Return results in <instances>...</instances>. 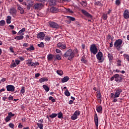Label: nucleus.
I'll use <instances>...</instances> for the list:
<instances>
[{
  "label": "nucleus",
  "instance_id": "obj_1",
  "mask_svg": "<svg viewBox=\"0 0 129 129\" xmlns=\"http://www.w3.org/2000/svg\"><path fill=\"white\" fill-rule=\"evenodd\" d=\"M121 92H122L121 89H118L116 90L115 94L113 93H111L110 97L113 99L112 102H116L117 101V99L116 98H118Z\"/></svg>",
  "mask_w": 129,
  "mask_h": 129
},
{
  "label": "nucleus",
  "instance_id": "obj_2",
  "mask_svg": "<svg viewBox=\"0 0 129 129\" xmlns=\"http://www.w3.org/2000/svg\"><path fill=\"white\" fill-rule=\"evenodd\" d=\"M64 57L68 58V60H72L74 58V52L72 49H70L64 54Z\"/></svg>",
  "mask_w": 129,
  "mask_h": 129
},
{
  "label": "nucleus",
  "instance_id": "obj_3",
  "mask_svg": "<svg viewBox=\"0 0 129 129\" xmlns=\"http://www.w3.org/2000/svg\"><path fill=\"white\" fill-rule=\"evenodd\" d=\"M90 51L91 53H92L94 55H96L97 52H98V49H97L96 45L93 44L91 45Z\"/></svg>",
  "mask_w": 129,
  "mask_h": 129
},
{
  "label": "nucleus",
  "instance_id": "obj_4",
  "mask_svg": "<svg viewBox=\"0 0 129 129\" xmlns=\"http://www.w3.org/2000/svg\"><path fill=\"white\" fill-rule=\"evenodd\" d=\"M121 44H122V40L118 39L115 41L114 43V46L116 48H120V46H121Z\"/></svg>",
  "mask_w": 129,
  "mask_h": 129
},
{
  "label": "nucleus",
  "instance_id": "obj_5",
  "mask_svg": "<svg viewBox=\"0 0 129 129\" xmlns=\"http://www.w3.org/2000/svg\"><path fill=\"white\" fill-rule=\"evenodd\" d=\"M49 25L51 28H54V29H59L60 28V25L54 22H49Z\"/></svg>",
  "mask_w": 129,
  "mask_h": 129
},
{
  "label": "nucleus",
  "instance_id": "obj_6",
  "mask_svg": "<svg viewBox=\"0 0 129 129\" xmlns=\"http://www.w3.org/2000/svg\"><path fill=\"white\" fill-rule=\"evenodd\" d=\"M80 115V111L77 110L76 111L74 114L71 116V119H73V120H75V119H77V118L78 117V115Z\"/></svg>",
  "mask_w": 129,
  "mask_h": 129
},
{
  "label": "nucleus",
  "instance_id": "obj_7",
  "mask_svg": "<svg viewBox=\"0 0 129 129\" xmlns=\"http://www.w3.org/2000/svg\"><path fill=\"white\" fill-rule=\"evenodd\" d=\"M114 79L116 82L119 83L121 82L122 80V77L121 76L118 74H115L114 75Z\"/></svg>",
  "mask_w": 129,
  "mask_h": 129
},
{
  "label": "nucleus",
  "instance_id": "obj_8",
  "mask_svg": "<svg viewBox=\"0 0 129 129\" xmlns=\"http://www.w3.org/2000/svg\"><path fill=\"white\" fill-rule=\"evenodd\" d=\"M7 91H10L11 92H14L15 91V86L12 85H8L6 86Z\"/></svg>",
  "mask_w": 129,
  "mask_h": 129
},
{
  "label": "nucleus",
  "instance_id": "obj_9",
  "mask_svg": "<svg viewBox=\"0 0 129 129\" xmlns=\"http://www.w3.org/2000/svg\"><path fill=\"white\" fill-rule=\"evenodd\" d=\"M96 57H97V59H98V60H99V61H101V62H102V61H103V59H102V57H103L102 52H99L96 54Z\"/></svg>",
  "mask_w": 129,
  "mask_h": 129
},
{
  "label": "nucleus",
  "instance_id": "obj_10",
  "mask_svg": "<svg viewBox=\"0 0 129 129\" xmlns=\"http://www.w3.org/2000/svg\"><path fill=\"white\" fill-rule=\"evenodd\" d=\"M28 66H31L32 67H36V66H39V65H40V63L37 61L35 62L28 61Z\"/></svg>",
  "mask_w": 129,
  "mask_h": 129
},
{
  "label": "nucleus",
  "instance_id": "obj_11",
  "mask_svg": "<svg viewBox=\"0 0 129 129\" xmlns=\"http://www.w3.org/2000/svg\"><path fill=\"white\" fill-rule=\"evenodd\" d=\"M58 48H60L61 49H66V44L63 42H59L57 44Z\"/></svg>",
  "mask_w": 129,
  "mask_h": 129
},
{
  "label": "nucleus",
  "instance_id": "obj_12",
  "mask_svg": "<svg viewBox=\"0 0 129 129\" xmlns=\"http://www.w3.org/2000/svg\"><path fill=\"white\" fill-rule=\"evenodd\" d=\"M45 36H46V35L44 32H40L37 34V38L41 39V40H44Z\"/></svg>",
  "mask_w": 129,
  "mask_h": 129
},
{
  "label": "nucleus",
  "instance_id": "obj_13",
  "mask_svg": "<svg viewBox=\"0 0 129 129\" xmlns=\"http://www.w3.org/2000/svg\"><path fill=\"white\" fill-rule=\"evenodd\" d=\"M43 4L41 3H37L34 5V8L36 10H41L43 8Z\"/></svg>",
  "mask_w": 129,
  "mask_h": 129
},
{
  "label": "nucleus",
  "instance_id": "obj_14",
  "mask_svg": "<svg viewBox=\"0 0 129 129\" xmlns=\"http://www.w3.org/2000/svg\"><path fill=\"white\" fill-rule=\"evenodd\" d=\"M10 13L13 17H16V15H17V10L15 8H11L10 9Z\"/></svg>",
  "mask_w": 129,
  "mask_h": 129
},
{
  "label": "nucleus",
  "instance_id": "obj_15",
  "mask_svg": "<svg viewBox=\"0 0 129 129\" xmlns=\"http://www.w3.org/2000/svg\"><path fill=\"white\" fill-rule=\"evenodd\" d=\"M123 17L124 19H129V12L127 10H125L123 13Z\"/></svg>",
  "mask_w": 129,
  "mask_h": 129
},
{
  "label": "nucleus",
  "instance_id": "obj_16",
  "mask_svg": "<svg viewBox=\"0 0 129 129\" xmlns=\"http://www.w3.org/2000/svg\"><path fill=\"white\" fill-rule=\"evenodd\" d=\"M82 12L86 16V17H87V18H91V15H90L89 13H88L86 11L83 10H82Z\"/></svg>",
  "mask_w": 129,
  "mask_h": 129
},
{
  "label": "nucleus",
  "instance_id": "obj_17",
  "mask_svg": "<svg viewBox=\"0 0 129 129\" xmlns=\"http://www.w3.org/2000/svg\"><path fill=\"white\" fill-rule=\"evenodd\" d=\"M94 121H95V125L97 127L98 126V117L97 116V114H96L95 115Z\"/></svg>",
  "mask_w": 129,
  "mask_h": 129
},
{
  "label": "nucleus",
  "instance_id": "obj_18",
  "mask_svg": "<svg viewBox=\"0 0 129 129\" xmlns=\"http://www.w3.org/2000/svg\"><path fill=\"white\" fill-rule=\"evenodd\" d=\"M69 79H70L69 77L66 76L64 78H63L62 79H61V82L62 83H65V82H67V81H68V80H69Z\"/></svg>",
  "mask_w": 129,
  "mask_h": 129
},
{
  "label": "nucleus",
  "instance_id": "obj_19",
  "mask_svg": "<svg viewBox=\"0 0 129 129\" xmlns=\"http://www.w3.org/2000/svg\"><path fill=\"white\" fill-rule=\"evenodd\" d=\"M14 39L15 40H23V39H24V36L19 35L17 36H16Z\"/></svg>",
  "mask_w": 129,
  "mask_h": 129
},
{
  "label": "nucleus",
  "instance_id": "obj_20",
  "mask_svg": "<svg viewBox=\"0 0 129 129\" xmlns=\"http://www.w3.org/2000/svg\"><path fill=\"white\" fill-rule=\"evenodd\" d=\"M48 81V79L47 78H42L39 79V82L40 83H43V82H46Z\"/></svg>",
  "mask_w": 129,
  "mask_h": 129
},
{
  "label": "nucleus",
  "instance_id": "obj_21",
  "mask_svg": "<svg viewBox=\"0 0 129 129\" xmlns=\"http://www.w3.org/2000/svg\"><path fill=\"white\" fill-rule=\"evenodd\" d=\"M96 110L99 113H102V107L98 106L96 108Z\"/></svg>",
  "mask_w": 129,
  "mask_h": 129
},
{
  "label": "nucleus",
  "instance_id": "obj_22",
  "mask_svg": "<svg viewBox=\"0 0 129 129\" xmlns=\"http://www.w3.org/2000/svg\"><path fill=\"white\" fill-rule=\"evenodd\" d=\"M12 21V17L11 16H8L6 20L7 24H11Z\"/></svg>",
  "mask_w": 129,
  "mask_h": 129
},
{
  "label": "nucleus",
  "instance_id": "obj_23",
  "mask_svg": "<svg viewBox=\"0 0 129 129\" xmlns=\"http://www.w3.org/2000/svg\"><path fill=\"white\" fill-rule=\"evenodd\" d=\"M43 88L44 89V90H45V91H46V92H49V91L50 90V88L46 85H43Z\"/></svg>",
  "mask_w": 129,
  "mask_h": 129
},
{
  "label": "nucleus",
  "instance_id": "obj_24",
  "mask_svg": "<svg viewBox=\"0 0 129 129\" xmlns=\"http://www.w3.org/2000/svg\"><path fill=\"white\" fill-rule=\"evenodd\" d=\"M97 97L98 99H101V94L100 93V91H97Z\"/></svg>",
  "mask_w": 129,
  "mask_h": 129
},
{
  "label": "nucleus",
  "instance_id": "obj_25",
  "mask_svg": "<svg viewBox=\"0 0 129 129\" xmlns=\"http://www.w3.org/2000/svg\"><path fill=\"white\" fill-rule=\"evenodd\" d=\"M56 73L58 75H59V76H62L63 74V71L61 70L56 71Z\"/></svg>",
  "mask_w": 129,
  "mask_h": 129
},
{
  "label": "nucleus",
  "instance_id": "obj_26",
  "mask_svg": "<svg viewBox=\"0 0 129 129\" xmlns=\"http://www.w3.org/2000/svg\"><path fill=\"white\" fill-rule=\"evenodd\" d=\"M67 19H69V20L70 21L74 22V21H76L75 18L71 17V16H67Z\"/></svg>",
  "mask_w": 129,
  "mask_h": 129
},
{
  "label": "nucleus",
  "instance_id": "obj_27",
  "mask_svg": "<svg viewBox=\"0 0 129 129\" xmlns=\"http://www.w3.org/2000/svg\"><path fill=\"white\" fill-rule=\"evenodd\" d=\"M25 31H26V29H25V28H22L21 30H20L19 31V32L17 33L18 36H20V35L23 33H24V32H25Z\"/></svg>",
  "mask_w": 129,
  "mask_h": 129
},
{
  "label": "nucleus",
  "instance_id": "obj_28",
  "mask_svg": "<svg viewBox=\"0 0 129 129\" xmlns=\"http://www.w3.org/2000/svg\"><path fill=\"white\" fill-rule=\"evenodd\" d=\"M18 10H19V11H20L21 14H23L25 12V11L24 10V9H23V8L20 6L18 7Z\"/></svg>",
  "mask_w": 129,
  "mask_h": 129
},
{
  "label": "nucleus",
  "instance_id": "obj_29",
  "mask_svg": "<svg viewBox=\"0 0 129 129\" xmlns=\"http://www.w3.org/2000/svg\"><path fill=\"white\" fill-rule=\"evenodd\" d=\"M57 115H58V114L52 113L49 115V117H50L51 118H55V117H56Z\"/></svg>",
  "mask_w": 129,
  "mask_h": 129
},
{
  "label": "nucleus",
  "instance_id": "obj_30",
  "mask_svg": "<svg viewBox=\"0 0 129 129\" xmlns=\"http://www.w3.org/2000/svg\"><path fill=\"white\" fill-rule=\"evenodd\" d=\"M57 115L58 118H63V113H62V112H59L57 114Z\"/></svg>",
  "mask_w": 129,
  "mask_h": 129
},
{
  "label": "nucleus",
  "instance_id": "obj_31",
  "mask_svg": "<svg viewBox=\"0 0 129 129\" xmlns=\"http://www.w3.org/2000/svg\"><path fill=\"white\" fill-rule=\"evenodd\" d=\"M6 25V21L5 20H1L0 21V26H3Z\"/></svg>",
  "mask_w": 129,
  "mask_h": 129
},
{
  "label": "nucleus",
  "instance_id": "obj_32",
  "mask_svg": "<svg viewBox=\"0 0 129 129\" xmlns=\"http://www.w3.org/2000/svg\"><path fill=\"white\" fill-rule=\"evenodd\" d=\"M124 58H125V59H126V60H127V61H128V62H129V55L128 54H124L123 55Z\"/></svg>",
  "mask_w": 129,
  "mask_h": 129
},
{
  "label": "nucleus",
  "instance_id": "obj_33",
  "mask_svg": "<svg viewBox=\"0 0 129 129\" xmlns=\"http://www.w3.org/2000/svg\"><path fill=\"white\" fill-rule=\"evenodd\" d=\"M64 94L66 96H70V92L68 90H66L64 92Z\"/></svg>",
  "mask_w": 129,
  "mask_h": 129
},
{
  "label": "nucleus",
  "instance_id": "obj_34",
  "mask_svg": "<svg viewBox=\"0 0 129 129\" xmlns=\"http://www.w3.org/2000/svg\"><path fill=\"white\" fill-rule=\"evenodd\" d=\"M102 19L104 20H107V14H103L102 15Z\"/></svg>",
  "mask_w": 129,
  "mask_h": 129
},
{
  "label": "nucleus",
  "instance_id": "obj_35",
  "mask_svg": "<svg viewBox=\"0 0 129 129\" xmlns=\"http://www.w3.org/2000/svg\"><path fill=\"white\" fill-rule=\"evenodd\" d=\"M47 58H48V60H49V61H51V60L53 59V55L52 54L48 55L47 56Z\"/></svg>",
  "mask_w": 129,
  "mask_h": 129
},
{
  "label": "nucleus",
  "instance_id": "obj_36",
  "mask_svg": "<svg viewBox=\"0 0 129 129\" xmlns=\"http://www.w3.org/2000/svg\"><path fill=\"white\" fill-rule=\"evenodd\" d=\"M108 57L109 58V61H111V60L113 59V56H112V55L109 53L108 54Z\"/></svg>",
  "mask_w": 129,
  "mask_h": 129
},
{
  "label": "nucleus",
  "instance_id": "obj_37",
  "mask_svg": "<svg viewBox=\"0 0 129 129\" xmlns=\"http://www.w3.org/2000/svg\"><path fill=\"white\" fill-rule=\"evenodd\" d=\"M50 11L51 13H55V12H56V8L52 7L50 8Z\"/></svg>",
  "mask_w": 129,
  "mask_h": 129
},
{
  "label": "nucleus",
  "instance_id": "obj_38",
  "mask_svg": "<svg viewBox=\"0 0 129 129\" xmlns=\"http://www.w3.org/2000/svg\"><path fill=\"white\" fill-rule=\"evenodd\" d=\"M38 47H40V48H43L45 46V45H44V43L41 42L40 43L38 44Z\"/></svg>",
  "mask_w": 129,
  "mask_h": 129
},
{
  "label": "nucleus",
  "instance_id": "obj_39",
  "mask_svg": "<svg viewBox=\"0 0 129 129\" xmlns=\"http://www.w3.org/2000/svg\"><path fill=\"white\" fill-rule=\"evenodd\" d=\"M27 51H32L35 50V48L33 46H31L29 48L27 49Z\"/></svg>",
  "mask_w": 129,
  "mask_h": 129
},
{
  "label": "nucleus",
  "instance_id": "obj_40",
  "mask_svg": "<svg viewBox=\"0 0 129 129\" xmlns=\"http://www.w3.org/2000/svg\"><path fill=\"white\" fill-rule=\"evenodd\" d=\"M8 116H9V117L12 118V117H13V116H15V114H13V113H12V112H10L8 113Z\"/></svg>",
  "mask_w": 129,
  "mask_h": 129
},
{
  "label": "nucleus",
  "instance_id": "obj_41",
  "mask_svg": "<svg viewBox=\"0 0 129 129\" xmlns=\"http://www.w3.org/2000/svg\"><path fill=\"white\" fill-rule=\"evenodd\" d=\"M49 100H51L52 102H55V101H56V100L54 99L52 96H50L49 97Z\"/></svg>",
  "mask_w": 129,
  "mask_h": 129
},
{
  "label": "nucleus",
  "instance_id": "obj_42",
  "mask_svg": "<svg viewBox=\"0 0 129 129\" xmlns=\"http://www.w3.org/2000/svg\"><path fill=\"white\" fill-rule=\"evenodd\" d=\"M11 117H10V116H7L6 117V118H5V121L6 122H9V121H10V120H11Z\"/></svg>",
  "mask_w": 129,
  "mask_h": 129
},
{
  "label": "nucleus",
  "instance_id": "obj_43",
  "mask_svg": "<svg viewBox=\"0 0 129 129\" xmlns=\"http://www.w3.org/2000/svg\"><path fill=\"white\" fill-rule=\"evenodd\" d=\"M21 93H22V94H24V93H25V87H22Z\"/></svg>",
  "mask_w": 129,
  "mask_h": 129
},
{
  "label": "nucleus",
  "instance_id": "obj_44",
  "mask_svg": "<svg viewBox=\"0 0 129 129\" xmlns=\"http://www.w3.org/2000/svg\"><path fill=\"white\" fill-rule=\"evenodd\" d=\"M49 3L51 6H52L55 4V0H50Z\"/></svg>",
  "mask_w": 129,
  "mask_h": 129
},
{
  "label": "nucleus",
  "instance_id": "obj_45",
  "mask_svg": "<svg viewBox=\"0 0 129 129\" xmlns=\"http://www.w3.org/2000/svg\"><path fill=\"white\" fill-rule=\"evenodd\" d=\"M50 40H51V37L49 36H46L45 38V41H46V42L48 41H50Z\"/></svg>",
  "mask_w": 129,
  "mask_h": 129
},
{
  "label": "nucleus",
  "instance_id": "obj_46",
  "mask_svg": "<svg viewBox=\"0 0 129 129\" xmlns=\"http://www.w3.org/2000/svg\"><path fill=\"white\" fill-rule=\"evenodd\" d=\"M13 63L11 64V68L12 67H17V63L15 62L14 60H13Z\"/></svg>",
  "mask_w": 129,
  "mask_h": 129
},
{
  "label": "nucleus",
  "instance_id": "obj_47",
  "mask_svg": "<svg viewBox=\"0 0 129 129\" xmlns=\"http://www.w3.org/2000/svg\"><path fill=\"white\" fill-rule=\"evenodd\" d=\"M67 13H69L70 14H73V11L70 9H67Z\"/></svg>",
  "mask_w": 129,
  "mask_h": 129
},
{
  "label": "nucleus",
  "instance_id": "obj_48",
  "mask_svg": "<svg viewBox=\"0 0 129 129\" xmlns=\"http://www.w3.org/2000/svg\"><path fill=\"white\" fill-rule=\"evenodd\" d=\"M9 126H10L11 128H14V127H15V125H14L13 123H10L9 124Z\"/></svg>",
  "mask_w": 129,
  "mask_h": 129
},
{
  "label": "nucleus",
  "instance_id": "obj_49",
  "mask_svg": "<svg viewBox=\"0 0 129 129\" xmlns=\"http://www.w3.org/2000/svg\"><path fill=\"white\" fill-rule=\"evenodd\" d=\"M115 4L117 6H119L120 5V1L119 0H116L115 1Z\"/></svg>",
  "mask_w": 129,
  "mask_h": 129
},
{
  "label": "nucleus",
  "instance_id": "obj_50",
  "mask_svg": "<svg viewBox=\"0 0 129 129\" xmlns=\"http://www.w3.org/2000/svg\"><path fill=\"white\" fill-rule=\"evenodd\" d=\"M117 64L118 66H121V61H120V60H118L117 61Z\"/></svg>",
  "mask_w": 129,
  "mask_h": 129
},
{
  "label": "nucleus",
  "instance_id": "obj_51",
  "mask_svg": "<svg viewBox=\"0 0 129 129\" xmlns=\"http://www.w3.org/2000/svg\"><path fill=\"white\" fill-rule=\"evenodd\" d=\"M25 5L27 6L28 9H30L31 7H32V4H25Z\"/></svg>",
  "mask_w": 129,
  "mask_h": 129
},
{
  "label": "nucleus",
  "instance_id": "obj_52",
  "mask_svg": "<svg viewBox=\"0 0 129 129\" xmlns=\"http://www.w3.org/2000/svg\"><path fill=\"white\" fill-rule=\"evenodd\" d=\"M56 59L57 60H61V56L60 55H56Z\"/></svg>",
  "mask_w": 129,
  "mask_h": 129
},
{
  "label": "nucleus",
  "instance_id": "obj_53",
  "mask_svg": "<svg viewBox=\"0 0 129 129\" xmlns=\"http://www.w3.org/2000/svg\"><path fill=\"white\" fill-rule=\"evenodd\" d=\"M8 99L9 100H13L14 99V97L12 96H10L8 98Z\"/></svg>",
  "mask_w": 129,
  "mask_h": 129
},
{
  "label": "nucleus",
  "instance_id": "obj_54",
  "mask_svg": "<svg viewBox=\"0 0 129 129\" xmlns=\"http://www.w3.org/2000/svg\"><path fill=\"white\" fill-rule=\"evenodd\" d=\"M15 62H16V63L17 64V65H19V64H20V62H21V61H20L18 59H16V60H15Z\"/></svg>",
  "mask_w": 129,
  "mask_h": 129
},
{
  "label": "nucleus",
  "instance_id": "obj_55",
  "mask_svg": "<svg viewBox=\"0 0 129 129\" xmlns=\"http://www.w3.org/2000/svg\"><path fill=\"white\" fill-rule=\"evenodd\" d=\"M36 2H40L41 3H44L46 2L47 0H35Z\"/></svg>",
  "mask_w": 129,
  "mask_h": 129
},
{
  "label": "nucleus",
  "instance_id": "obj_56",
  "mask_svg": "<svg viewBox=\"0 0 129 129\" xmlns=\"http://www.w3.org/2000/svg\"><path fill=\"white\" fill-rule=\"evenodd\" d=\"M18 127L19 128H22V127H23V125H22L21 123H19L18 125Z\"/></svg>",
  "mask_w": 129,
  "mask_h": 129
},
{
  "label": "nucleus",
  "instance_id": "obj_57",
  "mask_svg": "<svg viewBox=\"0 0 129 129\" xmlns=\"http://www.w3.org/2000/svg\"><path fill=\"white\" fill-rule=\"evenodd\" d=\"M19 58L21 61H24L25 60V58L22 56H19Z\"/></svg>",
  "mask_w": 129,
  "mask_h": 129
},
{
  "label": "nucleus",
  "instance_id": "obj_58",
  "mask_svg": "<svg viewBox=\"0 0 129 129\" xmlns=\"http://www.w3.org/2000/svg\"><path fill=\"white\" fill-rule=\"evenodd\" d=\"M29 44H28V43H24L23 46V47H28Z\"/></svg>",
  "mask_w": 129,
  "mask_h": 129
},
{
  "label": "nucleus",
  "instance_id": "obj_59",
  "mask_svg": "<svg viewBox=\"0 0 129 129\" xmlns=\"http://www.w3.org/2000/svg\"><path fill=\"white\" fill-rule=\"evenodd\" d=\"M55 52H56V53H61V50H60V49H56L55 50Z\"/></svg>",
  "mask_w": 129,
  "mask_h": 129
},
{
  "label": "nucleus",
  "instance_id": "obj_60",
  "mask_svg": "<svg viewBox=\"0 0 129 129\" xmlns=\"http://www.w3.org/2000/svg\"><path fill=\"white\" fill-rule=\"evenodd\" d=\"M10 50L11 52H12V53H15V51H14V49L13 48V47H10Z\"/></svg>",
  "mask_w": 129,
  "mask_h": 129
},
{
  "label": "nucleus",
  "instance_id": "obj_61",
  "mask_svg": "<svg viewBox=\"0 0 129 129\" xmlns=\"http://www.w3.org/2000/svg\"><path fill=\"white\" fill-rule=\"evenodd\" d=\"M81 61L83 62V63H86V60L84 59V58H82Z\"/></svg>",
  "mask_w": 129,
  "mask_h": 129
},
{
  "label": "nucleus",
  "instance_id": "obj_62",
  "mask_svg": "<svg viewBox=\"0 0 129 129\" xmlns=\"http://www.w3.org/2000/svg\"><path fill=\"white\" fill-rule=\"evenodd\" d=\"M38 122H39L40 123H43V122H44V120L43 119H40L38 120Z\"/></svg>",
  "mask_w": 129,
  "mask_h": 129
},
{
  "label": "nucleus",
  "instance_id": "obj_63",
  "mask_svg": "<svg viewBox=\"0 0 129 129\" xmlns=\"http://www.w3.org/2000/svg\"><path fill=\"white\" fill-rule=\"evenodd\" d=\"M3 91H6V89H2L0 90V93H2V92H3Z\"/></svg>",
  "mask_w": 129,
  "mask_h": 129
},
{
  "label": "nucleus",
  "instance_id": "obj_64",
  "mask_svg": "<svg viewBox=\"0 0 129 129\" xmlns=\"http://www.w3.org/2000/svg\"><path fill=\"white\" fill-rule=\"evenodd\" d=\"M69 103V104H72L73 103V101L72 100H70Z\"/></svg>",
  "mask_w": 129,
  "mask_h": 129
}]
</instances>
